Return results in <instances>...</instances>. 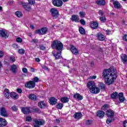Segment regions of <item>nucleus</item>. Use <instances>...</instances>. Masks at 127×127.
Masks as SVG:
<instances>
[{
	"label": "nucleus",
	"mask_w": 127,
	"mask_h": 127,
	"mask_svg": "<svg viewBox=\"0 0 127 127\" xmlns=\"http://www.w3.org/2000/svg\"><path fill=\"white\" fill-rule=\"evenodd\" d=\"M31 43L37 44V43H38V40H37V39H34L31 41Z\"/></svg>",
	"instance_id": "nucleus-50"
},
{
	"label": "nucleus",
	"mask_w": 127,
	"mask_h": 127,
	"mask_svg": "<svg viewBox=\"0 0 127 127\" xmlns=\"http://www.w3.org/2000/svg\"><path fill=\"white\" fill-rule=\"evenodd\" d=\"M113 121H115V119H113L112 120V119H110V118H108L106 120V124L107 125H110V124H111V123H112Z\"/></svg>",
	"instance_id": "nucleus-44"
},
{
	"label": "nucleus",
	"mask_w": 127,
	"mask_h": 127,
	"mask_svg": "<svg viewBox=\"0 0 127 127\" xmlns=\"http://www.w3.org/2000/svg\"><path fill=\"white\" fill-rule=\"evenodd\" d=\"M49 103L52 106H54V105L57 104V99L55 98V97H51L49 100Z\"/></svg>",
	"instance_id": "nucleus-18"
},
{
	"label": "nucleus",
	"mask_w": 127,
	"mask_h": 127,
	"mask_svg": "<svg viewBox=\"0 0 127 127\" xmlns=\"http://www.w3.org/2000/svg\"><path fill=\"white\" fill-rule=\"evenodd\" d=\"M80 23H81V24L82 25H86V22L83 19H81V20H80Z\"/></svg>",
	"instance_id": "nucleus-53"
},
{
	"label": "nucleus",
	"mask_w": 127,
	"mask_h": 127,
	"mask_svg": "<svg viewBox=\"0 0 127 127\" xmlns=\"http://www.w3.org/2000/svg\"><path fill=\"white\" fill-rule=\"evenodd\" d=\"M0 36L4 39H6L8 37V33L5 30H0Z\"/></svg>",
	"instance_id": "nucleus-9"
},
{
	"label": "nucleus",
	"mask_w": 127,
	"mask_h": 127,
	"mask_svg": "<svg viewBox=\"0 0 127 127\" xmlns=\"http://www.w3.org/2000/svg\"><path fill=\"white\" fill-rule=\"evenodd\" d=\"M23 7L28 11H29L31 9V7H30V6H28V5H23Z\"/></svg>",
	"instance_id": "nucleus-40"
},
{
	"label": "nucleus",
	"mask_w": 127,
	"mask_h": 127,
	"mask_svg": "<svg viewBox=\"0 0 127 127\" xmlns=\"http://www.w3.org/2000/svg\"><path fill=\"white\" fill-rule=\"evenodd\" d=\"M17 93H19V94H21V93H22V90L21 88H17Z\"/></svg>",
	"instance_id": "nucleus-60"
},
{
	"label": "nucleus",
	"mask_w": 127,
	"mask_h": 127,
	"mask_svg": "<svg viewBox=\"0 0 127 127\" xmlns=\"http://www.w3.org/2000/svg\"><path fill=\"white\" fill-rule=\"evenodd\" d=\"M16 41L17 42H18L19 43H21V42H22V39H21L20 37H18L16 39Z\"/></svg>",
	"instance_id": "nucleus-51"
},
{
	"label": "nucleus",
	"mask_w": 127,
	"mask_h": 127,
	"mask_svg": "<svg viewBox=\"0 0 127 127\" xmlns=\"http://www.w3.org/2000/svg\"><path fill=\"white\" fill-rule=\"evenodd\" d=\"M108 109H109V105L107 104H104L101 108L102 111H108Z\"/></svg>",
	"instance_id": "nucleus-36"
},
{
	"label": "nucleus",
	"mask_w": 127,
	"mask_h": 127,
	"mask_svg": "<svg viewBox=\"0 0 127 127\" xmlns=\"http://www.w3.org/2000/svg\"><path fill=\"white\" fill-rule=\"evenodd\" d=\"M64 105L62 104V103H58L57 105V109H58V110H62V108H63V106Z\"/></svg>",
	"instance_id": "nucleus-39"
},
{
	"label": "nucleus",
	"mask_w": 127,
	"mask_h": 127,
	"mask_svg": "<svg viewBox=\"0 0 127 127\" xmlns=\"http://www.w3.org/2000/svg\"><path fill=\"white\" fill-rule=\"evenodd\" d=\"M96 36L100 41H104V40L105 39V36L101 33L97 34Z\"/></svg>",
	"instance_id": "nucleus-27"
},
{
	"label": "nucleus",
	"mask_w": 127,
	"mask_h": 127,
	"mask_svg": "<svg viewBox=\"0 0 127 127\" xmlns=\"http://www.w3.org/2000/svg\"><path fill=\"white\" fill-rule=\"evenodd\" d=\"M35 125L34 127H41V126H44L45 125V120L41 119H35L33 120Z\"/></svg>",
	"instance_id": "nucleus-4"
},
{
	"label": "nucleus",
	"mask_w": 127,
	"mask_h": 127,
	"mask_svg": "<svg viewBox=\"0 0 127 127\" xmlns=\"http://www.w3.org/2000/svg\"><path fill=\"white\" fill-rule=\"evenodd\" d=\"M0 115L1 117H3L4 118H7V117H8L7 111H6V110H5L4 107H2L0 109Z\"/></svg>",
	"instance_id": "nucleus-8"
},
{
	"label": "nucleus",
	"mask_w": 127,
	"mask_h": 127,
	"mask_svg": "<svg viewBox=\"0 0 127 127\" xmlns=\"http://www.w3.org/2000/svg\"><path fill=\"white\" fill-rule=\"evenodd\" d=\"M79 31L80 33V34L84 35L86 33V31H85V29H84V28L82 27H80L79 28Z\"/></svg>",
	"instance_id": "nucleus-38"
},
{
	"label": "nucleus",
	"mask_w": 127,
	"mask_h": 127,
	"mask_svg": "<svg viewBox=\"0 0 127 127\" xmlns=\"http://www.w3.org/2000/svg\"><path fill=\"white\" fill-rule=\"evenodd\" d=\"M121 59L124 63L127 62V56L125 54H122L121 56Z\"/></svg>",
	"instance_id": "nucleus-32"
},
{
	"label": "nucleus",
	"mask_w": 127,
	"mask_h": 127,
	"mask_svg": "<svg viewBox=\"0 0 127 127\" xmlns=\"http://www.w3.org/2000/svg\"><path fill=\"white\" fill-rule=\"evenodd\" d=\"M22 71L23 73H27V68L24 67L22 69Z\"/></svg>",
	"instance_id": "nucleus-57"
},
{
	"label": "nucleus",
	"mask_w": 127,
	"mask_h": 127,
	"mask_svg": "<svg viewBox=\"0 0 127 127\" xmlns=\"http://www.w3.org/2000/svg\"><path fill=\"white\" fill-rule=\"evenodd\" d=\"M100 21L101 22H106V20H107V18L105 16L100 17L99 18Z\"/></svg>",
	"instance_id": "nucleus-45"
},
{
	"label": "nucleus",
	"mask_w": 127,
	"mask_h": 127,
	"mask_svg": "<svg viewBox=\"0 0 127 127\" xmlns=\"http://www.w3.org/2000/svg\"><path fill=\"white\" fill-rule=\"evenodd\" d=\"M32 121V117H31V116H27L26 117V122H28V123H29Z\"/></svg>",
	"instance_id": "nucleus-46"
},
{
	"label": "nucleus",
	"mask_w": 127,
	"mask_h": 127,
	"mask_svg": "<svg viewBox=\"0 0 127 127\" xmlns=\"http://www.w3.org/2000/svg\"><path fill=\"white\" fill-rule=\"evenodd\" d=\"M18 53H19V54H24V53H25V50L23 49H20L18 50Z\"/></svg>",
	"instance_id": "nucleus-41"
},
{
	"label": "nucleus",
	"mask_w": 127,
	"mask_h": 127,
	"mask_svg": "<svg viewBox=\"0 0 127 127\" xmlns=\"http://www.w3.org/2000/svg\"><path fill=\"white\" fill-rule=\"evenodd\" d=\"M123 126L124 127H127V120H125L123 122Z\"/></svg>",
	"instance_id": "nucleus-58"
},
{
	"label": "nucleus",
	"mask_w": 127,
	"mask_h": 127,
	"mask_svg": "<svg viewBox=\"0 0 127 127\" xmlns=\"http://www.w3.org/2000/svg\"><path fill=\"white\" fill-rule=\"evenodd\" d=\"M123 39L124 41H127V34L125 35L123 37Z\"/></svg>",
	"instance_id": "nucleus-56"
},
{
	"label": "nucleus",
	"mask_w": 127,
	"mask_h": 127,
	"mask_svg": "<svg viewBox=\"0 0 127 127\" xmlns=\"http://www.w3.org/2000/svg\"><path fill=\"white\" fill-rule=\"evenodd\" d=\"M99 14H100V15H104V13L103 12V11L102 10H99Z\"/></svg>",
	"instance_id": "nucleus-64"
},
{
	"label": "nucleus",
	"mask_w": 127,
	"mask_h": 127,
	"mask_svg": "<svg viewBox=\"0 0 127 127\" xmlns=\"http://www.w3.org/2000/svg\"><path fill=\"white\" fill-rule=\"evenodd\" d=\"M3 57V52L0 51V58Z\"/></svg>",
	"instance_id": "nucleus-62"
},
{
	"label": "nucleus",
	"mask_w": 127,
	"mask_h": 127,
	"mask_svg": "<svg viewBox=\"0 0 127 127\" xmlns=\"http://www.w3.org/2000/svg\"><path fill=\"white\" fill-rule=\"evenodd\" d=\"M118 97H119V93L117 92H113L110 95V98L112 99H118Z\"/></svg>",
	"instance_id": "nucleus-26"
},
{
	"label": "nucleus",
	"mask_w": 127,
	"mask_h": 127,
	"mask_svg": "<svg viewBox=\"0 0 127 127\" xmlns=\"http://www.w3.org/2000/svg\"><path fill=\"white\" fill-rule=\"evenodd\" d=\"M21 112L24 114V115H28V114H31V111H30V107H22Z\"/></svg>",
	"instance_id": "nucleus-10"
},
{
	"label": "nucleus",
	"mask_w": 127,
	"mask_h": 127,
	"mask_svg": "<svg viewBox=\"0 0 127 127\" xmlns=\"http://www.w3.org/2000/svg\"><path fill=\"white\" fill-rule=\"evenodd\" d=\"M32 112L36 114H41V110L38 108L33 109Z\"/></svg>",
	"instance_id": "nucleus-37"
},
{
	"label": "nucleus",
	"mask_w": 127,
	"mask_h": 127,
	"mask_svg": "<svg viewBox=\"0 0 127 127\" xmlns=\"http://www.w3.org/2000/svg\"><path fill=\"white\" fill-rule=\"evenodd\" d=\"M12 47L13 48H14L15 49H19V48H20L19 46L16 44H13L12 45Z\"/></svg>",
	"instance_id": "nucleus-47"
},
{
	"label": "nucleus",
	"mask_w": 127,
	"mask_h": 127,
	"mask_svg": "<svg viewBox=\"0 0 127 127\" xmlns=\"http://www.w3.org/2000/svg\"><path fill=\"white\" fill-rule=\"evenodd\" d=\"M18 67V65L16 64H13L10 68V70L12 73H16V69H17V67Z\"/></svg>",
	"instance_id": "nucleus-28"
},
{
	"label": "nucleus",
	"mask_w": 127,
	"mask_h": 127,
	"mask_svg": "<svg viewBox=\"0 0 127 127\" xmlns=\"http://www.w3.org/2000/svg\"><path fill=\"white\" fill-rule=\"evenodd\" d=\"M102 76L104 80H116L118 78L117 72L113 68L104 69Z\"/></svg>",
	"instance_id": "nucleus-1"
},
{
	"label": "nucleus",
	"mask_w": 127,
	"mask_h": 127,
	"mask_svg": "<svg viewBox=\"0 0 127 127\" xmlns=\"http://www.w3.org/2000/svg\"><path fill=\"white\" fill-rule=\"evenodd\" d=\"M40 49L41 50L44 51V50H45V49H46V48L45 46H44L43 45H41L40 46Z\"/></svg>",
	"instance_id": "nucleus-55"
},
{
	"label": "nucleus",
	"mask_w": 127,
	"mask_h": 127,
	"mask_svg": "<svg viewBox=\"0 0 127 127\" xmlns=\"http://www.w3.org/2000/svg\"><path fill=\"white\" fill-rule=\"evenodd\" d=\"M82 117H83V115H82V113L81 112H76L73 115V117L74 118V119H81Z\"/></svg>",
	"instance_id": "nucleus-29"
},
{
	"label": "nucleus",
	"mask_w": 127,
	"mask_h": 127,
	"mask_svg": "<svg viewBox=\"0 0 127 127\" xmlns=\"http://www.w3.org/2000/svg\"><path fill=\"white\" fill-rule=\"evenodd\" d=\"M11 109L13 112H17V110H18V108H17V106L14 105L11 107Z\"/></svg>",
	"instance_id": "nucleus-42"
},
{
	"label": "nucleus",
	"mask_w": 127,
	"mask_h": 127,
	"mask_svg": "<svg viewBox=\"0 0 127 127\" xmlns=\"http://www.w3.org/2000/svg\"><path fill=\"white\" fill-rule=\"evenodd\" d=\"M28 1L29 4H31V5L35 3V0H28Z\"/></svg>",
	"instance_id": "nucleus-48"
},
{
	"label": "nucleus",
	"mask_w": 127,
	"mask_h": 127,
	"mask_svg": "<svg viewBox=\"0 0 127 127\" xmlns=\"http://www.w3.org/2000/svg\"><path fill=\"white\" fill-rule=\"evenodd\" d=\"M10 97L12 98V99H14V100H17V99H18V95L16 93L14 92L10 93Z\"/></svg>",
	"instance_id": "nucleus-25"
},
{
	"label": "nucleus",
	"mask_w": 127,
	"mask_h": 127,
	"mask_svg": "<svg viewBox=\"0 0 127 127\" xmlns=\"http://www.w3.org/2000/svg\"><path fill=\"white\" fill-rule=\"evenodd\" d=\"M96 3L98 5H105L106 4V1L105 0H99L96 1Z\"/></svg>",
	"instance_id": "nucleus-31"
},
{
	"label": "nucleus",
	"mask_w": 127,
	"mask_h": 127,
	"mask_svg": "<svg viewBox=\"0 0 127 127\" xmlns=\"http://www.w3.org/2000/svg\"><path fill=\"white\" fill-rule=\"evenodd\" d=\"M9 96H10V93H9V90L8 89H5L4 90V97L6 99H8L9 98Z\"/></svg>",
	"instance_id": "nucleus-22"
},
{
	"label": "nucleus",
	"mask_w": 127,
	"mask_h": 127,
	"mask_svg": "<svg viewBox=\"0 0 127 127\" xmlns=\"http://www.w3.org/2000/svg\"><path fill=\"white\" fill-rule=\"evenodd\" d=\"M29 99L30 100H31L32 101H37L38 98H37V96L35 95V94H30L29 95Z\"/></svg>",
	"instance_id": "nucleus-30"
},
{
	"label": "nucleus",
	"mask_w": 127,
	"mask_h": 127,
	"mask_svg": "<svg viewBox=\"0 0 127 127\" xmlns=\"http://www.w3.org/2000/svg\"><path fill=\"white\" fill-rule=\"evenodd\" d=\"M52 48L53 49H55L56 48V49L61 52L62 49H63V44L61 42L56 40L53 42Z\"/></svg>",
	"instance_id": "nucleus-3"
},
{
	"label": "nucleus",
	"mask_w": 127,
	"mask_h": 127,
	"mask_svg": "<svg viewBox=\"0 0 127 127\" xmlns=\"http://www.w3.org/2000/svg\"><path fill=\"white\" fill-rule=\"evenodd\" d=\"M99 26V23L97 22L92 21L90 22V27L93 29H96Z\"/></svg>",
	"instance_id": "nucleus-20"
},
{
	"label": "nucleus",
	"mask_w": 127,
	"mask_h": 127,
	"mask_svg": "<svg viewBox=\"0 0 127 127\" xmlns=\"http://www.w3.org/2000/svg\"><path fill=\"white\" fill-rule=\"evenodd\" d=\"M97 78V76L96 75H92V76H90L88 79H96Z\"/></svg>",
	"instance_id": "nucleus-54"
},
{
	"label": "nucleus",
	"mask_w": 127,
	"mask_h": 127,
	"mask_svg": "<svg viewBox=\"0 0 127 127\" xmlns=\"http://www.w3.org/2000/svg\"><path fill=\"white\" fill-rule=\"evenodd\" d=\"M52 54L54 57H55V59L57 60L58 59H60L61 58V52H60L59 53H57V54H55V52L53 51Z\"/></svg>",
	"instance_id": "nucleus-23"
},
{
	"label": "nucleus",
	"mask_w": 127,
	"mask_h": 127,
	"mask_svg": "<svg viewBox=\"0 0 127 127\" xmlns=\"http://www.w3.org/2000/svg\"><path fill=\"white\" fill-rule=\"evenodd\" d=\"M115 82V80H105V83L106 85L110 86V85H112Z\"/></svg>",
	"instance_id": "nucleus-35"
},
{
	"label": "nucleus",
	"mask_w": 127,
	"mask_h": 127,
	"mask_svg": "<svg viewBox=\"0 0 127 127\" xmlns=\"http://www.w3.org/2000/svg\"><path fill=\"white\" fill-rule=\"evenodd\" d=\"M39 80H34L33 81L30 80L26 84H25L26 88H27L28 89H33L36 85V83L37 82H39Z\"/></svg>",
	"instance_id": "nucleus-5"
},
{
	"label": "nucleus",
	"mask_w": 127,
	"mask_h": 127,
	"mask_svg": "<svg viewBox=\"0 0 127 127\" xmlns=\"http://www.w3.org/2000/svg\"><path fill=\"white\" fill-rule=\"evenodd\" d=\"M96 117H98L99 119H103L105 117V112L102 110H98L96 112Z\"/></svg>",
	"instance_id": "nucleus-15"
},
{
	"label": "nucleus",
	"mask_w": 127,
	"mask_h": 127,
	"mask_svg": "<svg viewBox=\"0 0 127 127\" xmlns=\"http://www.w3.org/2000/svg\"><path fill=\"white\" fill-rule=\"evenodd\" d=\"M98 88H99V90H101L102 92L106 91V85L103 82H99Z\"/></svg>",
	"instance_id": "nucleus-17"
},
{
	"label": "nucleus",
	"mask_w": 127,
	"mask_h": 127,
	"mask_svg": "<svg viewBox=\"0 0 127 127\" xmlns=\"http://www.w3.org/2000/svg\"><path fill=\"white\" fill-rule=\"evenodd\" d=\"M10 60L12 61V62H14V61H15V58H14V57H10Z\"/></svg>",
	"instance_id": "nucleus-59"
},
{
	"label": "nucleus",
	"mask_w": 127,
	"mask_h": 127,
	"mask_svg": "<svg viewBox=\"0 0 127 127\" xmlns=\"http://www.w3.org/2000/svg\"><path fill=\"white\" fill-rule=\"evenodd\" d=\"M35 33L39 34L40 35H44L47 33V28L44 27L40 30H36L35 31Z\"/></svg>",
	"instance_id": "nucleus-7"
},
{
	"label": "nucleus",
	"mask_w": 127,
	"mask_h": 127,
	"mask_svg": "<svg viewBox=\"0 0 127 127\" xmlns=\"http://www.w3.org/2000/svg\"><path fill=\"white\" fill-rule=\"evenodd\" d=\"M73 99H77V100H79V101H82L83 100V96L79 93H75L73 95Z\"/></svg>",
	"instance_id": "nucleus-21"
},
{
	"label": "nucleus",
	"mask_w": 127,
	"mask_h": 127,
	"mask_svg": "<svg viewBox=\"0 0 127 127\" xmlns=\"http://www.w3.org/2000/svg\"><path fill=\"white\" fill-rule=\"evenodd\" d=\"M71 19L72 21H75V22H79L80 21V19L78 17L77 15H73L71 16Z\"/></svg>",
	"instance_id": "nucleus-24"
},
{
	"label": "nucleus",
	"mask_w": 127,
	"mask_h": 127,
	"mask_svg": "<svg viewBox=\"0 0 127 127\" xmlns=\"http://www.w3.org/2000/svg\"><path fill=\"white\" fill-rule=\"evenodd\" d=\"M42 68L44 69V70L49 71V69H48V67L45 65H43Z\"/></svg>",
	"instance_id": "nucleus-61"
},
{
	"label": "nucleus",
	"mask_w": 127,
	"mask_h": 127,
	"mask_svg": "<svg viewBox=\"0 0 127 127\" xmlns=\"http://www.w3.org/2000/svg\"><path fill=\"white\" fill-rule=\"evenodd\" d=\"M118 99L120 103H124V102L126 101V97H125V96H124V93L123 92H120L119 93Z\"/></svg>",
	"instance_id": "nucleus-12"
},
{
	"label": "nucleus",
	"mask_w": 127,
	"mask_h": 127,
	"mask_svg": "<svg viewBox=\"0 0 127 127\" xmlns=\"http://www.w3.org/2000/svg\"><path fill=\"white\" fill-rule=\"evenodd\" d=\"M113 4L114 5V7L116 8H120L121 6V4H120V2L118 1H115L113 2Z\"/></svg>",
	"instance_id": "nucleus-34"
},
{
	"label": "nucleus",
	"mask_w": 127,
	"mask_h": 127,
	"mask_svg": "<svg viewBox=\"0 0 127 127\" xmlns=\"http://www.w3.org/2000/svg\"><path fill=\"white\" fill-rule=\"evenodd\" d=\"M38 106L40 109H45V108H48V105L44 103V101L39 102Z\"/></svg>",
	"instance_id": "nucleus-13"
},
{
	"label": "nucleus",
	"mask_w": 127,
	"mask_h": 127,
	"mask_svg": "<svg viewBox=\"0 0 127 127\" xmlns=\"http://www.w3.org/2000/svg\"><path fill=\"white\" fill-rule=\"evenodd\" d=\"M111 33L112 32L111 31V30H108L106 31V34H107V35H110Z\"/></svg>",
	"instance_id": "nucleus-63"
},
{
	"label": "nucleus",
	"mask_w": 127,
	"mask_h": 127,
	"mask_svg": "<svg viewBox=\"0 0 127 127\" xmlns=\"http://www.w3.org/2000/svg\"><path fill=\"white\" fill-rule=\"evenodd\" d=\"M53 4L55 6H57L58 7H60V6H62L63 4V1L62 0H54L53 1Z\"/></svg>",
	"instance_id": "nucleus-11"
},
{
	"label": "nucleus",
	"mask_w": 127,
	"mask_h": 127,
	"mask_svg": "<svg viewBox=\"0 0 127 127\" xmlns=\"http://www.w3.org/2000/svg\"><path fill=\"white\" fill-rule=\"evenodd\" d=\"M15 14L17 17H21V16H22V13L20 11H16Z\"/></svg>",
	"instance_id": "nucleus-43"
},
{
	"label": "nucleus",
	"mask_w": 127,
	"mask_h": 127,
	"mask_svg": "<svg viewBox=\"0 0 127 127\" xmlns=\"http://www.w3.org/2000/svg\"><path fill=\"white\" fill-rule=\"evenodd\" d=\"M50 11L53 18L56 19V18L58 17V15H59V11H58V10L56 8H53L51 9Z\"/></svg>",
	"instance_id": "nucleus-6"
},
{
	"label": "nucleus",
	"mask_w": 127,
	"mask_h": 127,
	"mask_svg": "<svg viewBox=\"0 0 127 127\" xmlns=\"http://www.w3.org/2000/svg\"><path fill=\"white\" fill-rule=\"evenodd\" d=\"M85 124L87 126H90V125H92V121L90 120H86Z\"/></svg>",
	"instance_id": "nucleus-49"
},
{
	"label": "nucleus",
	"mask_w": 127,
	"mask_h": 127,
	"mask_svg": "<svg viewBox=\"0 0 127 127\" xmlns=\"http://www.w3.org/2000/svg\"><path fill=\"white\" fill-rule=\"evenodd\" d=\"M115 115V112L112 109L107 110L106 111V116L108 118H113Z\"/></svg>",
	"instance_id": "nucleus-14"
},
{
	"label": "nucleus",
	"mask_w": 127,
	"mask_h": 127,
	"mask_svg": "<svg viewBox=\"0 0 127 127\" xmlns=\"http://www.w3.org/2000/svg\"><path fill=\"white\" fill-rule=\"evenodd\" d=\"M87 87L92 94H99L100 93V88L97 87V85L93 81H90L87 83Z\"/></svg>",
	"instance_id": "nucleus-2"
},
{
	"label": "nucleus",
	"mask_w": 127,
	"mask_h": 127,
	"mask_svg": "<svg viewBox=\"0 0 127 127\" xmlns=\"http://www.w3.org/2000/svg\"><path fill=\"white\" fill-rule=\"evenodd\" d=\"M79 15L80 16V17H85L84 12H79Z\"/></svg>",
	"instance_id": "nucleus-52"
},
{
	"label": "nucleus",
	"mask_w": 127,
	"mask_h": 127,
	"mask_svg": "<svg viewBox=\"0 0 127 127\" xmlns=\"http://www.w3.org/2000/svg\"><path fill=\"white\" fill-rule=\"evenodd\" d=\"M7 125V122L6 121V120L2 118H0V127H6Z\"/></svg>",
	"instance_id": "nucleus-16"
},
{
	"label": "nucleus",
	"mask_w": 127,
	"mask_h": 127,
	"mask_svg": "<svg viewBox=\"0 0 127 127\" xmlns=\"http://www.w3.org/2000/svg\"><path fill=\"white\" fill-rule=\"evenodd\" d=\"M61 101L62 103H64V104H66V103H68V102H69V99L66 97H62L61 98Z\"/></svg>",
	"instance_id": "nucleus-33"
},
{
	"label": "nucleus",
	"mask_w": 127,
	"mask_h": 127,
	"mask_svg": "<svg viewBox=\"0 0 127 127\" xmlns=\"http://www.w3.org/2000/svg\"><path fill=\"white\" fill-rule=\"evenodd\" d=\"M70 51H71L72 53L75 55H77V54H78L79 53V51L77 48H76V47H74L73 46H70Z\"/></svg>",
	"instance_id": "nucleus-19"
}]
</instances>
